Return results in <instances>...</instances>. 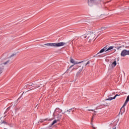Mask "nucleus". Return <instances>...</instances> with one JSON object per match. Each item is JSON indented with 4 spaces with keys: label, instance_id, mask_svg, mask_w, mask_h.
Instances as JSON below:
<instances>
[{
    "label": "nucleus",
    "instance_id": "f257e3e1",
    "mask_svg": "<svg viewBox=\"0 0 129 129\" xmlns=\"http://www.w3.org/2000/svg\"><path fill=\"white\" fill-rule=\"evenodd\" d=\"M64 42H59V43H46L45 46H50L51 47H61L65 45Z\"/></svg>",
    "mask_w": 129,
    "mask_h": 129
},
{
    "label": "nucleus",
    "instance_id": "f03ea898",
    "mask_svg": "<svg viewBox=\"0 0 129 129\" xmlns=\"http://www.w3.org/2000/svg\"><path fill=\"white\" fill-rule=\"evenodd\" d=\"M114 48V46H112L110 47H108L107 46H106L104 47L103 49H102L98 53H97L96 55H98V54H100V53H103V52H107V51H110L112 50Z\"/></svg>",
    "mask_w": 129,
    "mask_h": 129
},
{
    "label": "nucleus",
    "instance_id": "7ed1b4c3",
    "mask_svg": "<svg viewBox=\"0 0 129 129\" xmlns=\"http://www.w3.org/2000/svg\"><path fill=\"white\" fill-rule=\"evenodd\" d=\"M25 87H26V88H32V89H35V88H38L39 86L35 83H32L27 85Z\"/></svg>",
    "mask_w": 129,
    "mask_h": 129
},
{
    "label": "nucleus",
    "instance_id": "20e7f679",
    "mask_svg": "<svg viewBox=\"0 0 129 129\" xmlns=\"http://www.w3.org/2000/svg\"><path fill=\"white\" fill-rule=\"evenodd\" d=\"M126 55H129V50H127L126 49H123L120 53V55L121 57H125Z\"/></svg>",
    "mask_w": 129,
    "mask_h": 129
},
{
    "label": "nucleus",
    "instance_id": "39448f33",
    "mask_svg": "<svg viewBox=\"0 0 129 129\" xmlns=\"http://www.w3.org/2000/svg\"><path fill=\"white\" fill-rule=\"evenodd\" d=\"M71 63H72V64H74L75 65H76L77 64H80V63H84V61H75L73 58H71L70 60Z\"/></svg>",
    "mask_w": 129,
    "mask_h": 129
},
{
    "label": "nucleus",
    "instance_id": "423d86ee",
    "mask_svg": "<svg viewBox=\"0 0 129 129\" xmlns=\"http://www.w3.org/2000/svg\"><path fill=\"white\" fill-rule=\"evenodd\" d=\"M83 70V66L81 68V69H80L79 71L76 74L77 77H80L81 76V72H82V70Z\"/></svg>",
    "mask_w": 129,
    "mask_h": 129
},
{
    "label": "nucleus",
    "instance_id": "0eeeda50",
    "mask_svg": "<svg viewBox=\"0 0 129 129\" xmlns=\"http://www.w3.org/2000/svg\"><path fill=\"white\" fill-rule=\"evenodd\" d=\"M94 38H95V34L94 33H91L90 36H88V39H90V40H93Z\"/></svg>",
    "mask_w": 129,
    "mask_h": 129
},
{
    "label": "nucleus",
    "instance_id": "6e6552de",
    "mask_svg": "<svg viewBox=\"0 0 129 129\" xmlns=\"http://www.w3.org/2000/svg\"><path fill=\"white\" fill-rule=\"evenodd\" d=\"M83 61L84 62H81V63H82L83 65H85V67H86V66H87V65H88L90 63V60H89L88 61H87L86 63H85V61Z\"/></svg>",
    "mask_w": 129,
    "mask_h": 129
},
{
    "label": "nucleus",
    "instance_id": "1a4fd4ad",
    "mask_svg": "<svg viewBox=\"0 0 129 129\" xmlns=\"http://www.w3.org/2000/svg\"><path fill=\"white\" fill-rule=\"evenodd\" d=\"M112 68H114L115 66H116V61H114L111 64Z\"/></svg>",
    "mask_w": 129,
    "mask_h": 129
},
{
    "label": "nucleus",
    "instance_id": "9d476101",
    "mask_svg": "<svg viewBox=\"0 0 129 129\" xmlns=\"http://www.w3.org/2000/svg\"><path fill=\"white\" fill-rule=\"evenodd\" d=\"M57 121H59V120H56V119L54 120L53 121V122H52L51 125H54V124H55V123H56V122H57Z\"/></svg>",
    "mask_w": 129,
    "mask_h": 129
},
{
    "label": "nucleus",
    "instance_id": "9b49d317",
    "mask_svg": "<svg viewBox=\"0 0 129 129\" xmlns=\"http://www.w3.org/2000/svg\"><path fill=\"white\" fill-rule=\"evenodd\" d=\"M3 70H4V67L0 66V74L3 73Z\"/></svg>",
    "mask_w": 129,
    "mask_h": 129
},
{
    "label": "nucleus",
    "instance_id": "f8f14e48",
    "mask_svg": "<svg viewBox=\"0 0 129 129\" xmlns=\"http://www.w3.org/2000/svg\"><path fill=\"white\" fill-rule=\"evenodd\" d=\"M71 110H72V108H71L69 110H68L64 111V113H62V114H64L65 112H69V113H70V111H71Z\"/></svg>",
    "mask_w": 129,
    "mask_h": 129
},
{
    "label": "nucleus",
    "instance_id": "ddd939ff",
    "mask_svg": "<svg viewBox=\"0 0 129 129\" xmlns=\"http://www.w3.org/2000/svg\"><path fill=\"white\" fill-rule=\"evenodd\" d=\"M112 99H115V97H110L107 99V100H112Z\"/></svg>",
    "mask_w": 129,
    "mask_h": 129
},
{
    "label": "nucleus",
    "instance_id": "4468645a",
    "mask_svg": "<svg viewBox=\"0 0 129 129\" xmlns=\"http://www.w3.org/2000/svg\"><path fill=\"white\" fill-rule=\"evenodd\" d=\"M108 27H102L101 30H106V29H108Z\"/></svg>",
    "mask_w": 129,
    "mask_h": 129
},
{
    "label": "nucleus",
    "instance_id": "2eb2a0df",
    "mask_svg": "<svg viewBox=\"0 0 129 129\" xmlns=\"http://www.w3.org/2000/svg\"><path fill=\"white\" fill-rule=\"evenodd\" d=\"M14 56H16V53H13L10 56V58H12V57H14Z\"/></svg>",
    "mask_w": 129,
    "mask_h": 129
},
{
    "label": "nucleus",
    "instance_id": "dca6fc26",
    "mask_svg": "<svg viewBox=\"0 0 129 129\" xmlns=\"http://www.w3.org/2000/svg\"><path fill=\"white\" fill-rule=\"evenodd\" d=\"M44 120H53V119L51 118V119H44Z\"/></svg>",
    "mask_w": 129,
    "mask_h": 129
},
{
    "label": "nucleus",
    "instance_id": "f3484780",
    "mask_svg": "<svg viewBox=\"0 0 129 129\" xmlns=\"http://www.w3.org/2000/svg\"><path fill=\"white\" fill-rule=\"evenodd\" d=\"M82 38H84V39H85V38H86V36L83 35V36H82Z\"/></svg>",
    "mask_w": 129,
    "mask_h": 129
},
{
    "label": "nucleus",
    "instance_id": "a211bd4d",
    "mask_svg": "<svg viewBox=\"0 0 129 129\" xmlns=\"http://www.w3.org/2000/svg\"><path fill=\"white\" fill-rule=\"evenodd\" d=\"M8 62H9V61H7L4 62V65H6V64H8Z\"/></svg>",
    "mask_w": 129,
    "mask_h": 129
},
{
    "label": "nucleus",
    "instance_id": "6ab92c4d",
    "mask_svg": "<svg viewBox=\"0 0 129 129\" xmlns=\"http://www.w3.org/2000/svg\"><path fill=\"white\" fill-rule=\"evenodd\" d=\"M88 111H94V110H92V109H88Z\"/></svg>",
    "mask_w": 129,
    "mask_h": 129
},
{
    "label": "nucleus",
    "instance_id": "aec40b11",
    "mask_svg": "<svg viewBox=\"0 0 129 129\" xmlns=\"http://www.w3.org/2000/svg\"><path fill=\"white\" fill-rule=\"evenodd\" d=\"M73 66H74V64H73V65L71 66V67H70V69L72 68V67H73Z\"/></svg>",
    "mask_w": 129,
    "mask_h": 129
},
{
    "label": "nucleus",
    "instance_id": "412c9836",
    "mask_svg": "<svg viewBox=\"0 0 129 129\" xmlns=\"http://www.w3.org/2000/svg\"><path fill=\"white\" fill-rule=\"evenodd\" d=\"M116 96H118V95L116 94V95H115V96L114 97H115V99L116 97Z\"/></svg>",
    "mask_w": 129,
    "mask_h": 129
},
{
    "label": "nucleus",
    "instance_id": "4be33fe9",
    "mask_svg": "<svg viewBox=\"0 0 129 129\" xmlns=\"http://www.w3.org/2000/svg\"><path fill=\"white\" fill-rule=\"evenodd\" d=\"M91 1H93V0H88V3H89V2H91Z\"/></svg>",
    "mask_w": 129,
    "mask_h": 129
},
{
    "label": "nucleus",
    "instance_id": "5701e85b",
    "mask_svg": "<svg viewBox=\"0 0 129 129\" xmlns=\"http://www.w3.org/2000/svg\"><path fill=\"white\" fill-rule=\"evenodd\" d=\"M119 48H121V47H119L117 48V49L118 50V49H119Z\"/></svg>",
    "mask_w": 129,
    "mask_h": 129
},
{
    "label": "nucleus",
    "instance_id": "b1692460",
    "mask_svg": "<svg viewBox=\"0 0 129 129\" xmlns=\"http://www.w3.org/2000/svg\"><path fill=\"white\" fill-rule=\"evenodd\" d=\"M2 123H6V122L3 121V122H2Z\"/></svg>",
    "mask_w": 129,
    "mask_h": 129
},
{
    "label": "nucleus",
    "instance_id": "393cba45",
    "mask_svg": "<svg viewBox=\"0 0 129 129\" xmlns=\"http://www.w3.org/2000/svg\"><path fill=\"white\" fill-rule=\"evenodd\" d=\"M20 98H21V97H20V98H19V99H20Z\"/></svg>",
    "mask_w": 129,
    "mask_h": 129
},
{
    "label": "nucleus",
    "instance_id": "a878e982",
    "mask_svg": "<svg viewBox=\"0 0 129 129\" xmlns=\"http://www.w3.org/2000/svg\"><path fill=\"white\" fill-rule=\"evenodd\" d=\"M73 112H74V110L73 111Z\"/></svg>",
    "mask_w": 129,
    "mask_h": 129
},
{
    "label": "nucleus",
    "instance_id": "bb28decb",
    "mask_svg": "<svg viewBox=\"0 0 129 129\" xmlns=\"http://www.w3.org/2000/svg\"><path fill=\"white\" fill-rule=\"evenodd\" d=\"M0 120H1V118H0Z\"/></svg>",
    "mask_w": 129,
    "mask_h": 129
}]
</instances>
